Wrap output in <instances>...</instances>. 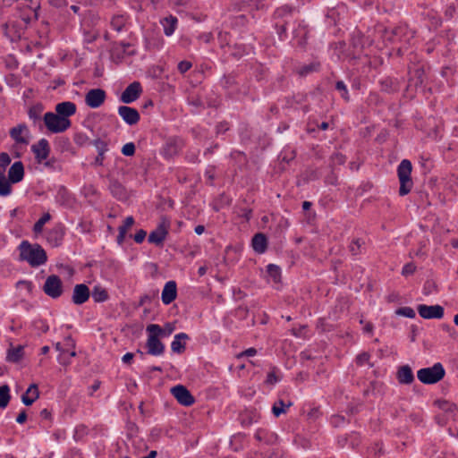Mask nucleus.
Listing matches in <instances>:
<instances>
[{
	"label": "nucleus",
	"mask_w": 458,
	"mask_h": 458,
	"mask_svg": "<svg viewBox=\"0 0 458 458\" xmlns=\"http://www.w3.org/2000/svg\"><path fill=\"white\" fill-rule=\"evenodd\" d=\"M20 259L29 263L31 267H40L47 261V255L41 245L22 241L19 245Z\"/></svg>",
	"instance_id": "f257e3e1"
},
{
	"label": "nucleus",
	"mask_w": 458,
	"mask_h": 458,
	"mask_svg": "<svg viewBox=\"0 0 458 458\" xmlns=\"http://www.w3.org/2000/svg\"><path fill=\"white\" fill-rule=\"evenodd\" d=\"M148 339L146 342L147 352L153 356H161L165 352V346L160 341L157 333L160 332V326L157 324H149L146 327Z\"/></svg>",
	"instance_id": "f03ea898"
},
{
	"label": "nucleus",
	"mask_w": 458,
	"mask_h": 458,
	"mask_svg": "<svg viewBox=\"0 0 458 458\" xmlns=\"http://www.w3.org/2000/svg\"><path fill=\"white\" fill-rule=\"evenodd\" d=\"M412 165L408 159L401 161L397 167V175L400 182L399 195L405 196L411 192L413 187L411 179Z\"/></svg>",
	"instance_id": "7ed1b4c3"
},
{
	"label": "nucleus",
	"mask_w": 458,
	"mask_h": 458,
	"mask_svg": "<svg viewBox=\"0 0 458 458\" xmlns=\"http://www.w3.org/2000/svg\"><path fill=\"white\" fill-rule=\"evenodd\" d=\"M294 11L295 8L292 6L283 5L277 8L274 13V19L276 21L275 28L276 29L280 40H284L287 38L286 25L292 18Z\"/></svg>",
	"instance_id": "20e7f679"
},
{
	"label": "nucleus",
	"mask_w": 458,
	"mask_h": 458,
	"mask_svg": "<svg viewBox=\"0 0 458 458\" xmlns=\"http://www.w3.org/2000/svg\"><path fill=\"white\" fill-rule=\"evenodd\" d=\"M72 125L70 119L61 117L56 112H47L43 115V128L51 133H61Z\"/></svg>",
	"instance_id": "39448f33"
},
{
	"label": "nucleus",
	"mask_w": 458,
	"mask_h": 458,
	"mask_svg": "<svg viewBox=\"0 0 458 458\" xmlns=\"http://www.w3.org/2000/svg\"><path fill=\"white\" fill-rule=\"evenodd\" d=\"M445 370L440 362L435 363L432 367L423 368L418 370V379L427 385H432L444 378Z\"/></svg>",
	"instance_id": "423d86ee"
},
{
	"label": "nucleus",
	"mask_w": 458,
	"mask_h": 458,
	"mask_svg": "<svg viewBox=\"0 0 458 458\" xmlns=\"http://www.w3.org/2000/svg\"><path fill=\"white\" fill-rule=\"evenodd\" d=\"M170 225V219L167 216H162L156 229L148 234V242L156 246H162L169 233Z\"/></svg>",
	"instance_id": "0eeeda50"
},
{
	"label": "nucleus",
	"mask_w": 458,
	"mask_h": 458,
	"mask_svg": "<svg viewBox=\"0 0 458 458\" xmlns=\"http://www.w3.org/2000/svg\"><path fill=\"white\" fill-rule=\"evenodd\" d=\"M184 140L180 137H170L166 140L161 149V155L165 159L177 156L184 148Z\"/></svg>",
	"instance_id": "6e6552de"
},
{
	"label": "nucleus",
	"mask_w": 458,
	"mask_h": 458,
	"mask_svg": "<svg viewBox=\"0 0 458 458\" xmlns=\"http://www.w3.org/2000/svg\"><path fill=\"white\" fill-rule=\"evenodd\" d=\"M44 293L53 298L57 299L63 294V283L60 277L56 275L49 276L43 286Z\"/></svg>",
	"instance_id": "1a4fd4ad"
},
{
	"label": "nucleus",
	"mask_w": 458,
	"mask_h": 458,
	"mask_svg": "<svg viewBox=\"0 0 458 458\" xmlns=\"http://www.w3.org/2000/svg\"><path fill=\"white\" fill-rule=\"evenodd\" d=\"M29 4L19 7V16L27 25L32 21L38 20V10L40 7V4L38 0H25Z\"/></svg>",
	"instance_id": "9d476101"
},
{
	"label": "nucleus",
	"mask_w": 458,
	"mask_h": 458,
	"mask_svg": "<svg viewBox=\"0 0 458 458\" xmlns=\"http://www.w3.org/2000/svg\"><path fill=\"white\" fill-rule=\"evenodd\" d=\"M419 315L424 319H440L444 317L445 310L441 305L420 304L417 307Z\"/></svg>",
	"instance_id": "9b49d317"
},
{
	"label": "nucleus",
	"mask_w": 458,
	"mask_h": 458,
	"mask_svg": "<svg viewBox=\"0 0 458 458\" xmlns=\"http://www.w3.org/2000/svg\"><path fill=\"white\" fill-rule=\"evenodd\" d=\"M171 394L177 402L183 406H191L195 403L194 396L182 385H177L171 388Z\"/></svg>",
	"instance_id": "f8f14e48"
},
{
	"label": "nucleus",
	"mask_w": 458,
	"mask_h": 458,
	"mask_svg": "<svg viewBox=\"0 0 458 458\" xmlns=\"http://www.w3.org/2000/svg\"><path fill=\"white\" fill-rule=\"evenodd\" d=\"M106 98V93L102 89H89L85 95V103L90 108H98Z\"/></svg>",
	"instance_id": "ddd939ff"
},
{
	"label": "nucleus",
	"mask_w": 458,
	"mask_h": 458,
	"mask_svg": "<svg viewBox=\"0 0 458 458\" xmlns=\"http://www.w3.org/2000/svg\"><path fill=\"white\" fill-rule=\"evenodd\" d=\"M141 92V84L139 81H133L123 91L120 101L124 104L132 103L140 98Z\"/></svg>",
	"instance_id": "4468645a"
},
{
	"label": "nucleus",
	"mask_w": 458,
	"mask_h": 458,
	"mask_svg": "<svg viewBox=\"0 0 458 458\" xmlns=\"http://www.w3.org/2000/svg\"><path fill=\"white\" fill-rule=\"evenodd\" d=\"M50 150L49 142L46 139H41L36 144L31 146V151L38 164H41L48 157Z\"/></svg>",
	"instance_id": "2eb2a0df"
},
{
	"label": "nucleus",
	"mask_w": 458,
	"mask_h": 458,
	"mask_svg": "<svg viewBox=\"0 0 458 458\" xmlns=\"http://www.w3.org/2000/svg\"><path fill=\"white\" fill-rule=\"evenodd\" d=\"M10 137L16 144L27 145L29 143L30 131L25 123H19L9 131Z\"/></svg>",
	"instance_id": "dca6fc26"
},
{
	"label": "nucleus",
	"mask_w": 458,
	"mask_h": 458,
	"mask_svg": "<svg viewBox=\"0 0 458 458\" xmlns=\"http://www.w3.org/2000/svg\"><path fill=\"white\" fill-rule=\"evenodd\" d=\"M118 114L130 126L137 124L140 119L139 111L127 106H120L118 107Z\"/></svg>",
	"instance_id": "f3484780"
},
{
	"label": "nucleus",
	"mask_w": 458,
	"mask_h": 458,
	"mask_svg": "<svg viewBox=\"0 0 458 458\" xmlns=\"http://www.w3.org/2000/svg\"><path fill=\"white\" fill-rule=\"evenodd\" d=\"M64 233V226L59 223L47 233L46 238L52 247H58L62 244Z\"/></svg>",
	"instance_id": "a211bd4d"
},
{
	"label": "nucleus",
	"mask_w": 458,
	"mask_h": 458,
	"mask_svg": "<svg viewBox=\"0 0 458 458\" xmlns=\"http://www.w3.org/2000/svg\"><path fill=\"white\" fill-rule=\"evenodd\" d=\"M45 106L41 103H36L29 107L28 116L32 121V124L37 126L39 131L43 130V111Z\"/></svg>",
	"instance_id": "6ab92c4d"
},
{
	"label": "nucleus",
	"mask_w": 458,
	"mask_h": 458,
	"mask_svg": "<svg viewBox=\"0 0 458 458\" xmlns=\"http://www.w3.org/2000/svg\"><path fill=\"white\" fill-rule=\"evenodd\" d=\"M89 288L85 284H79L73 288L72 301L76 305H81L89 300Z\"/></svg>",
	"instance_id": "aec40b11"
},
{
	"label": "nucleus",
	"mask_w": 458,
	"mask_h": 458,
	"mask_svg": "<svg viewBox=\"0 0 458 458\" xmlns=\"http://www.w3.org/2000/svg\"><path fill=\"white\" fill-rule=\"evenodd\" d=\"M309 30L304 22H298L297 27L293 30V40L295 45L300 47H304L307 44Z\"/></svg>",
	"instance_id": "412c9836"
},
{
	"label": "nucleus",
	"mask_w": 458,
	"mask_h": 458,
	"mask_svg": "<svg viewBox=\"0 0 458 458\" xmlns=\"http://www.w3.org/2000/svg\"><path fill=\"white\" fill-rule=\"evenodd\" d=\"M177 297V284L174 280L165 283L161 299L165 305L172 303Z\"/></svg>",
	"instance_id": "4be33fe9"
},
{
	"label": "nucleus",
	"mask_w": 458,
	"mask_h": 458,
	"mask_svg": "<svg viewBox=\"0 0 458 458\" xmlns=\"http://www.w3.org/2000/svg\"><path fill=\"white\" fill-rule=\"evenodd\" d=\"M24 177V165L21 161L14 162L8 171V180L12 183H18Z\"/></svg>",
	"instance_id": "5701e85b"
},
{
	"label": "nucleus",
	"mask_w": 458,
	"mask_h": 458,
	"mask_svg": "<svg viewBox=\"0 0 458 458\" xmlns=\"http://www.w3.org/2000/svg\"><path fill=\"white\" fill-rule=\"evenodd\" d=\"M55 201L61 206L70 207L73 202V198L65 186L60 185L56 191Z\"/></svg>",
	"instance_id": "b1692460"
},
{
	"label": "nucleus",
	"mask_w": 458,
	"mask_h": 458,
	"mask_svg": "<svg viewBox=\"0 0 458 458\" xmlns=\"http://www.w3.org/2000/svg\"><path fill=\"white\" fill-rule=\"evenodd\" d=\"M55 110L61 117L69 119L70 116L76 113L77 107L73 102L64 101L58 103Z\"/></svg>",
	"instance_id": "393cba45"
},
{
	"label": "nucleus",
	"mask_w": 458,
	"mask_h": 458,
	"mask_svg": "<svg viewBox=\"0 0 458 458\" xmlns=\"http://www.w3.org/2000/svg\"><path fill=\"white\" fill-rule=\"evenodd\" d=\"M408 33V29L405 26H399L392 30H385V38L393 43L396 41L405 40L403 38Z\"/></svg>",
	"instance_id": "a878e982"
},
{
	"label": "nucleus",
	"mask_w": 458,
	"mask_h": 458,
	"mask_svg": "<svg viewBox=\"0 0 458 458\" xmlns=\"http://www.w3.org/2000/svg\"><path fill=\"white\" fill-rule=\"evenodd\" d=\"M251 246L255 252L264 253L267 249V238L262 233H256L251 240Z\"/></svg>",
	"instance_id": "bb28decb"
},
{
	"label": "nucleus",
	"mask_w": 458,
	"mask_h": 458,
	"mask_svg": "<svg viewBox=\"0 0 458 458\" xmlns=\"http://www.w3.org/2000/svg\"><path fill=\"white\" fill-rule=\"evenodd\" d=\"M397 379L400 384L404 385H410L414 381V375L409 365H403L398 369Z\"/></svg>",
	"instance_id": "cd10ccee"
},
{
	"label": "nucleus",
	"mask_w": 458,
	"mask_h": 458,
	"mask_svg": "<svg viewBox=\"0 0 458 458\" xmlns=\"http://www.w3.org/2000/svg\"><path fill=\"white\" fill-rule=\"evenodd\" d=\"M24 356V346L23 345H18L16 347H13V344H11L10 348H8L6 352V361L11 363H18L20 362Z\"/></svg>",
	"instance_id": "c85d7f7f"
},
{
	"label": "nucleus",
	"mask_w": 458,
	"mask_h": 458,
	"mask_svg": "<svg viewBox=\"0 0 458 458\" xmlns=\"http://www.w3.org/2000/svg\"><path fill=\"white\" fill-rule=\"evenodd\" d=\"M39 397L37 384H31L26 392L21 395V401L26 406L31 405Z\"/></svg>",
	"instance_id": "c756f323"
},
{
	"label": "nucleus",
	"mask_w": 458,
	"mask_h": 458,
	"mask_svg": "<svg viewBox=\"0 0 458 458\" xmlns=\"http://www.w3.org/2000/svg\"><path fill=\"white\" fill-rule=\"evenodd\" d=\"M425 81V72L423 68H416L411 73L409 79L408 87L418 89L421 87Z\"/></svg>",
	"instance_id": "7c9ffc66"
},
{
	"label": "nucleus",
	"mask_w": 458,
	"mask_h": 458,
	"mask_svg": "<svg viewBox=\"0 0 458 458\" xmlns=\"http://www.w3.org/2000/svg\"><path fill=\"white\" fill-rule=\"evenodd\" d=\"M190 339L186 333H179L174 335L173 342L171 343V349L174 352L181 354L185 351V341Z\"/></svg>",
	"instance_id": "2f4dec72"
},
{
	"label": "nucleus",
	"mask_w": 458,
	"mask_h": 458,
	"mask_svg": "<svg viewBox=\"0 0 458 458\" xmlns=\"http://www.w3.org/2000/svg\"><path fill=\"white\" fill-rule=\"evenodd\" d=\"M321 64L319 62H311L296 68V72L301 77H306L311 73L319 72Z\"/></svg>",
	"instance_id": "473e14b6"
},
{
	"label": "nucleus",
	"mask_w": 458,
	"mask_h": 458,
	"mask_svg": "<svg viewBox=\"0 0 458 458\" xmlns=\"http://www.w3.org/2000/svg\"><path fill=\"white\" fill-rule=\"evenodd\" d=\"M178 20L175 16L169 15L162 21L164 27V33L165 36H172L176 29Z\"/></svg>",
	"instance_id": "72a5a7b5"
},
{
	"label": "nucleus",
	"mask_w": 458,
	"mask_h": 458,
	"mask_svg": "<svg viewBox=\"0 0 458 458\" xmlns=\"http://www.w3.org/2000/svg\"><path fill=\"white\" fill-rule=\"evenodd\" d=\"M90 294L95 302H104L109 298L107 291L99 285L94 286L92 292H90Z\"/></svg>",
	"instance_id": "f704fd0d"
},
{
	"label": "nucleus",
	"mask_w": 458,
	"mask_h": 458,
	"mask_svg": "<svg viewBox=\"0 0 458 458\" xmlns=\"http://www.w3.org/2000/svg\"><path fill=\"white\" fill-rule=\"evenodd\" d=\"M11 400L10 387L8 385L0 386V408L4 409L7 407Z\"/></svg>",
	"instance_id": "c9c22d12"
},
{
	"label": "nucleus",
	"mask_w": 458,
	"mask_h": 458,
	"mask_svg": "<svg viewBox=\"0 0 458 458\" xmlns=\"http://www.w3.org/2000/svg\"><path fill=\"white\" fill-rule=\"evenodd\" d=\"M267 272L268 276L273 279L275 284L281 282V268L275 264H269L267 267Z\"/></svg>",
	"instance_id": "e433bc0d"
},
{
	"label": "nucleus",
	"mask_w": 458,
	"mask_h": 458,
	"mask_svg": "<svg viewBox=\"0 0 458 458\" xmlns=\"http://www.w3.org/2000/svg\"><path fill=\"white\" fill-rule=\"evenodd\" d=\"M293 405V403L289 402L287 404L283 400L276 401L273 407H272V412L276 417H279L281 414L284 413L286 411V408Z\"/></svg>",
	"instance_id": "4c0bfd02"
},
{
	"label": "nucleus",
	"mask_w": 458,
	"mask_h": 458,
	"mask_svg": "<svg viewBox=\"0 0 458 458\" xmlns=\"http://www.w3.org/2000/svg\"><path fill=\"white\" fill-rule=\"evenodd\" d=\"M436 403L442 411L450 415H454L455 411L457 410L456 404L446 400H438L436 402Z\"/></svg>",
	"instance_id": "58836bf2"
},
{
	"label": "nucleus",
	"mask_w": 458,
	"mask_h": 458,
	"mask_svg": "<svg viewBox=\"0 0 458 458\" xmlns=\"http://www.w3.org/2000/svg\"><path fill=\"white\" fill-rule=\"evenodd\" d=\"M220 83L221 86L226 90L233 89L237 84L235 76L232 73L224 75L220 81Z\"/></svg>",
	"instance_id": "ea45409f"
},
{
	"label": "nucleus",
	"mask_w": 458,
	"mask_h": 458,
	"mask_svg": "<svg viewBox=\"0 0 458 458\" xmlns=\"http://www.w3.org/2000/svg\"><path fill=\"white\" fill-rule=\"evenodd\" d=\"M254 437L259 442L264 441L266 444L269 445L274 442L275 436L273 433L268 434V432L264 429H259L255 433Z\"/></svg>",
	"instance_id": "a19ab883"
},
{
	"label": "nucleus",
	"mask_w": 458,
	"mask_h": 458,
	"mask_svg": "<svg viewBox=\"0 0 458 458\" xmlns=\"http://www.w3.org/2000/svg\"><path fill=\"white\" fill-rule=\"evenodd\" d=\"M51 219V215L49 213H45L33 225V232L36 234L42 233L43 227L46 223H47Z\"/></svg>",
	"instance_id": "79ce46f5"
},
{
	"label": "nucleus",
	"mask_w": 458,
	"mask_h": 458,
	"mask_svg": "<svg viewBox=\"0 0 458 458\" xmlns=\"http://www.w3.org/2000/svg\"><path fill=\"white\" fill-rule=\"evenodd\" d=\"M364 241L356 238L352 241L349 246V250L353 256L359 255L362 252Z\"/></svg>",
	"instance_id": "37998d69"
},
{
	"label": "nucleus",
	"mask_w": 458,
	"mask_h": 458,
	"mask_svg": "<svg viewBox=\"0 0 458 458\" xmlns=\"http://www.w3.org/2000/svg\"><path fill=\"white\" fill-rule=\"evenodd\" d=\"M110 190H111L112 194L114 197H116L117 199H123V198H125V190L120 182H114L110 185Z\"/></svg>",
	"instance_id": "c03bdc74"
},
{
	"label": "nucleus",
	"mask_w": 458,
	"mask_h": 458,
	"mask_svg": "<svg viewBox=\"0 0 458 458\" xmlns=\"http://www.w3.org/2000/svg\"><path fill=\"white\" fill-rule=\"evenodd\" d=\"M126 22V19L123 15H116L112 18L111 26L112 28L120 32L123 30Z\"/></svg>",
	"instance_id": "a18cd8bd"
},
{
	"label": "nucleus",
	"mask_w": 458,
	"mask_h": 458,
	"mask_svg": "<svg viewBox=\"0 0 458 458\" xmlns=\"http://www.w3.org/2000/svg\"><path fill=\"white\" fill-rule=\"evenodd\" d=\"M11 183L6 177L0 178V196L5 197L11 194Z\"/></svg>",
	"instance_id": "49530a36"
},
{
	"label": "nucleus",
	"mask_w": 458,
	"mask_h": 458,
	"mask_svg": "<svg viewBox=\"0 0 458 458\" xmlns=\"http://www.w3.org/2000/svg\"><path fill=\"white\" fill-rule=\"evenodd\" d=\"M335 89L337 91L340 92L342 98L345 102H349L350 101V95H349V91H348L347 86L345 85V83L343 81H337L335 82Z\"/></svg>",
	"instance_id": "de8ad7c7"
},
{
	"label": "nucleus",
	"mask_w": 458,
	"mask_h": 458,
	"mask_svg": "<svg viewBox=\"0 0 458 458\" xmlns=\"http://www.w3.org/2000/svg\"><path fill=\"white\" fill-rule=\"evenodd\" d=\"M303 176L306 182H312L318 180L321 176V173L317 168H308L304 172Z\"/></svg>",
	"instance_id": "09e8293b"
},
{
	"label": "nucleus",
	"mask_w": 458,
	"mask_h": 458,
	"mask_svg": "<svg viewBox=\"0 0 458 458\" xmlns=\"http://www.w3.org/2000/svg\"><path fill=\"white\" fill-rule=\"evenodd\" d=\"M395 313L399 316H403L409 318H414L416 317L414 310L411 307L399 308L396 310Z\"/></svg>",
	"instance_id": "8fccbe9b"
},
{
	"label": "nucleus",
	"mask_w": 458,
	"mask_h": 458,
	"mask_svg": "<svg viewBox=\"0 0 458 458\" xmlns=\"http://www.w3.org/2000/svg\"><path fill=\"white\" fill-rule=\"evenodd\" d=\"M174 329L175 327L173 323H166L165 324L164 327H160V332L157 334L160 338L167 337L174 331Z\"/></svg>",
	"instance_id": "3c124183"
},
{
	"label": "nucleus",
	"mask_w": 458,
	"mask_h": 458,
	"mask_svg": "<svg viewBox=\"0 0 458 458\" xmlns=\"http://www.w3.org/2000/svg\"><path fill=\"white\" fill-rule=\"evenodd\" d=\"M344 441L349 443V445L355 448L357 447L360 443V436L358 433L352 432L348 437L344 438Z\"/></svg>",
	"instance_id": "603ef678"
},
{
	"label": "nucleus",
	"mask_w": 458,
	"mask_h": 458,
	"mask_svg": "<svg viewBox=\"0 0 458 458\" xmlns=\"http://www.w3.org/2000/svg\"><path fill=\"white\" fill-rule=\"evenodd\" d=\"M91 144L95 146L98 153H106L108 150L107 143L99 138L92 140Z\"/></svg>",
	"instance_id": "864d4df0"
},
{
	"label": "nucleus",
	"mask_w": 458,
	"mask_h": 458,
	"mask_svg": "<svg viewBox=\"0 0 458 458\" xmlns=\"http://www.w3.org/2000/svg\"><path fill=\"white\" fill-rule=\"evenodd\" d=\"M199 149H190L186 152L185 159L189 163H192V164L198 163V162H199Z\"/></svg>",
	"instance_id": "5fc2aeb1"
},
{
	"label": "nucleus",
	"mask_w": 458,
	"mask_h": 458,
	"mask_svg": "<svg viewBox=\"0 0 458 458\" xmlns=\"http://www.w3.org/2000/svg\"><path fill=\"white\" fill-rule=\"evenodd\" d=\"M39 417L42 421L46 422V425L44 427H50L52 422V412L45 408L39 412Z\"/></svg>",
	"instance_id": "6e6d98bb"
},
{
	"label": "nucleus",
	"mask_w": 458,
	"mask_h": 458,
	"mask_svg": "<svg viewBox=\"0 0 458 458\" xmlns=\"http://www.w3.org/2000/svg\"><path fill=\"white\" fill-rule=\"evenodd\" d=\"M135 144L133 142L126 143L122 148V154L126 157H131L135 154Z\"/></svg>",
	"instance_id": "4d7b16f0"
},
{
	"label": "nucleus",
	"mask_w": 458,
	"mask_h": 458,
	"mask_svg": "<svg viewBox=\"0 0 458 458\" xmlns=\"http://www.w3.org/2000/svg\"><path fill=\"white\" fill-rule=\"evenodd\" d=\"M238 216L242 217L245 221L249 222L252 216V209L250 208H239Z\"/></svg>",
	"instance_id": "13d9d810"
},
{
	"label": "nucleus",
	"mask_w": 458,
	"mask_h": 458,
	"mask_svg": "<svg viewBox=\"0 0 458 458\" xmlns=\"http://www.w3.org/2000/svg\"><path fill=\"white\" fill-rule=\"evenodd\" d=\"M370 355L368 352H361L356 357V364L358 366H363L366 363H369Z\"/></svg>",
	"instance_id": "bf43d9fd"
},
{
	"label": "nucleus",
	"mask_w": 458,
	"mask_h": 458,
	"mask_svg": "<svg viewBox=\"0 0 458 458\" xmlns=\"http://www.w3.org/2000/svg\"><path fill=\"white\" fill-rule=\"evenodd\" d=\"M416 270V266L411 262V263H407L403 266V269H402V275L404 276H411L412 275Z\"/></svg>",
	"instance_id": "052dcab7"
},
{
	"label": "nucleus",
	"mask_w": 458,
	"mask_h": 458,
	"mask_svg": "<svg viewBox=\"0 0 458 458\" xmlns=\"http://www.w3.org/2000/svg\"><path fill=\"white\" fill-rule=\"evenodd\" d=\"M279 381H280V378L276 375L275 368H274L272 371L267 373L266 383L268 385H275Z\"/></svg>",
	"instance_id": "680f3d73"
},
{
	"label": "nucleus",
	"mask_w": 458,
	"mask_h": 458,
	"mask_svg": "<svg viewBox=\"0 0 458 458\" xmlns=\"http://www.w3.org/2000/svg\"><path fill=\"white\" fill-rule=\"evenodd\" d=\"M191 66L192 64L191 62L183 60L178 64L177 68L181 73H185L191 68Z\"/></svg>",
	"instance_id": "e2e57ef3"
},
{
	"label": "nucleus",
	"mask_w": 458,
	"mask_h": 458,
	"mask_svg": "<svg viewBox=\"0 0 458 458\" xmlns=\"http://www.w3.org/2000/svg\"><path fill=\"white\" fill-rule=\"evenodd\" d=\"M134 224V218L130 216H127L124 221H123V224L119 226L118 229H123L124 233H127V231L130 227H131Z\"/></svg>",
	"instance_id": "0e129e2a"
},
{
	"label": "nucleus",
	"mask_w": 458,
	"mask_h": 458,
	"mask_svg": "<svg viewBox=\"0 0 458 458\" xmlns=\"http://www.w3.org/2000/svg\"><path fill=\"white\" fill-rule=\"evenodd\" d=\"M11 161V157L6 152L0 153V166L6 168Z\"/></svg>",
	"instance_id": "69168bd1"
},
{
	"label": "nucleus",
	"mask_w": 458,
	"mask_h": 458,
	"mask_svg": "<svg viewBox=\"0 0 458 458\" xmlns=\"http://www.w3.org/2000/svg\"><path fill=\"white\" fill-rule=\"evenodd\" d=\"M189 104L191 106H193L195 107H201V108H204V105H203V102L202 100L200 99L199 97L198 96H191V98H189Z\"/></svg>",
	"instance_id": "338daca9"
},
{
	"label": "nucleus",
	"mask_w": 458,
	"mask_h": 458,
	"mask_svg": "<svg viewBox=\"0 0 458 458\" xmlns=\"http://www.w3.org/2000/svg\"><path fill=\"white\" fill-rule=\"evenodd\" d=\"M88 140H89L88 136L81 132L76 133L74 136V141L79 146L84 145Z\"/></svg>",
	"instance_id": "774afa93"
}]
</instances>
